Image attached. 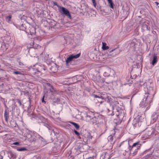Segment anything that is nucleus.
Listing matches in <instances>:
<instances>
[{"label": "nucleus", "mask_w": 159, "mask_h": 159, "mask_svg": "<svg viewBox=\"0 0 159 159\" xmlns=\"http://www.w3.org/2000/svg\"><path fill=\"white\" fill-rule=\"evenodd\" d=\"M158 127H159V123L158 124Z\"/></svg>", "instance_id": "38"}, {"label": "nucleus", "mask_w": 159, "mask_h": 159, "mask_svg": "<svg viewBox=\"0 0 159 159\" xmlns=\"http://www.w3.org/2000/svg\"><path fill=\"white\" fill-rule=\"evenodd\" d=\"M93 112L88 111L85 113L86 121L92 123L93 124H96L95 121L96 120V118L94 117Z\"/></svg>", "instance_id": "2"}, {"label": "nucleus", "mask_w": 159, "mask_h": 159, "mask_svg": "<svg viewBox=\"0 0 159 159\" xmlns=\"http://www.w3.org/2000/svg\"><path fill=\"white\" fill-rule=\"evenodd\" d=\"M100 98H101V97H99ZM101 98L102 99H104L105 98L104 97H101Z\"/></svg>", "instance_id": "35"}, {"label": "nucleus", "mask_w": 159, "mask_h": 159, "mask_svg": "<svg viewBox=\"0 0 159 159\" xmlns=\"http://www.w3.org/2000/svg\"><path fill=\"white\" fill-rule=\"evenodd\" d=\"M9 45L7 44L4 43L2 45L1 47V50L3 52L6 51L7 49L8 48Z\"/></svg>", "instance_id": "11"}, {"label": "nucleus", "mask_w": 159, "mask_h": 159, "mask_svg": "<svg viewBox=\"0 0 159 159\" xmlns=\"http://www.w3.org/2000/svg\"><path fill=\"white\" fill-rule=\"evenodd\" d=\"M35 68L36 69V70L37 72H40L43 70H45L44 68L42 65H39V64H36L35 65Z\"/></svg>", "instance_id": "9"}, {"label": "nucleus", "mask_w": 159, "mask_h": 159, "mask_svg": "<svg viewBox=\"0 0 159 159\" xmlns=\"http://www.w3.org/2000/svg\"><path fill=\"white\" fill-rule=\"evenodd\" d=\"M155 3L157 4V6H158V5L159 4V3L158 2H155Z\"/></svg>", "instance_id": "33"}, {"label": "nucleus", "mask_w": 159, "mask_h": 159, "mask_svg": "<svg viewBox=\"0 0 159 159\" xmlns=\"http://www.w3.org/2000/svg\"><path fill=\"white\" fill-rule=\"evenodd\" d=\"M93 3V6L95 7H96V3L95 0H92Z\"/></svg>", "instance_id": "23"}, {"label": "nucleus", "mask_w": 159, "mask_h": 159, "mask_svg": "<svg viewBox=\"0 0 159 159\" xmlns=\"http://www.w3.org/2000/svg\"><path fill=\"white\" fill-rule=\"evenodd\" d=\"M13 145H20V143L18 142H15L13 144H12Z\"/></svg>", "instance_id": "24"}, {"label": "nucleus", "mask_w": 159, "mask_h": 159, "mask_svg": "<svg viewBox=\"0 0 159 159\" xmlns=\"http://www.w3.org/2000/svg\"><path fill=\"white\" fill-rule=\"evenodd\" d=\"M4 117H8V115L7 114V113L6 111H5V113H4Z\"/></svg>", "instance_id": "27"}, {"label": "nucleus", "mask_w": 159, "mask_h": 159, "mask_svg": "<svg viewBox=\"0 0 159 159\" xmlns=\"http://www.w3.org/2000/svg\"><path fill=\"white\" fill-rule=\"evenodd\" d=\"M46 126L48 128V129L52 130L51 127L49 125L46 124Z\"/></svg>", "instance_id": "25"}, {"label": "nucleus", "mask_w": 159, "mask_h": 159, "mask_svg": "<svg viewBox=\"0 0 159 159\" xmlns=\"http://www.w3.org/2000/svg\"><path fill=\"white\" fill-rule=\"evenodd\" d=\"M30 29L29 30L28 29H26V32L28 33V34H29L31 35H33L35 34L36 33L35 28L33 26H31L29 27Z\"/></svg>", "instance_id": "6"}, {"label": "nucleus", "mask_w": 159, "mask_h": 159, "mask_svg": "<svg viewBox=\"0 0 159 159\" xmlns=\"http://www.w3.org/2000/svg\"><path fill=\"white\" fill-rule=\"evenodd\" d=\"M141 145L139 143V142H137L135 143H134L132 147H131L130 146L129 147L130 148H131V149L135 147H136L137 148H139L140 147Z\"/></svg>", "instance_id": "12"}, {"label": "nucleus", "mask_w": 159, "mask_h": 159, "mask_svg": "<svg viewBox=\"0 0 159 159\" xmlns=\"http://www.w3.org/2000/svg\"><path fill=\"white\" fill-rule=\"evenodd\" d=\"M107 44L105 43H102V48L103 50H107L109 48V47L108 46H106Z\"/></svg>", "instance_id": "14"}, {"label": "nucleus", "mask_w": 159, "mask_h": 159, "mask_svg": "<svg viewBox=\"0 0 159 159\" xmlns=\"http://www.w3.org/2000/svg\"><path fill=\"white\" fill-rule=\"evenodd\" d=\"M74 132L75 133V134L77 135V136H79L80 135V133H78L77 131L75 130H74Z\"/></svg>", "instance_id": "26"}, {"label": "nucleus", "mask_w": 159, "mask_h": 159, "mask_svg": "<svg viewBox=\"0 0 159 159\" xmlns=\"http://www.w3.org/2000/svg\"><path fill=\"white\" fill-rule=\"evenodd\" d=\"M147 101L144 100V99H143V101L141 102L140 104V106L142 107H147V109H148L150 107V104L149 103L147 104Z\"/></svg>", "instance_id": "8"}, {"label": "nucleus", "mask_w": 159, "mask_h": 159, "mask_svg": "<svg viewBox=\"0 0 159 159\" xmlns=\"http://www.w3.org/2000/svg\"><path fill=\"white\" fill-rule=\"evenodd\" d=\"M5 117L6 120V121H7V119H8V117Z\"/></svg>", "instance_id": "32"}, {"label": "nucleus", "mask_w": 159, "mask_h": 159, "mask_svg": "<svg viewBox=\"0 0 159 159\" xmlns=\"http://www.w3.org/2000/svg\"><path fill=\"white\" fill-rule=\"evenodd\" d=\"M42 102H44L45 103L46 102L44 101V97H43V98L42 99Z\"/></svg>", "instance_id": "30"}, {"label": "nucleus", "mask_w": 159, "mask_h": 159, "mask_svg": "<svg viewBox=\"0 0 159 159\" xmlns=\"http://www.w3.org/2000/svg\"><path fill=\"white\" fill-rule=\"evenodd\" d=\"M157 61V56L154 55L153 57V60L151 63L153 65H155Z\"/></svg>", "instance_id": "13"}, {"label": "nucleus", "mask_w": 159, "mask_h": 159, "mask_svg": "<svg viewBox=\"0 0 159 159\" xmlns=\"http://www.w3.org/2000/svg\"><path fill=\"white\" fill-rule=\"evenodd\" d=\"M80 53H79L75 55L72 54L66 60V65L68 66L69 63L71 61L73 58H77L80 56Z\"/></svg>", "instance_id": "4"}, {"label": "nucleus", "mask_w": 159, "mask_h": 159, "mask_svg": "<svg viewBox=\"0 0 159 159\" xmlns=\"http://www.w3.org/2000/svg\"><path fill=\"white\" fill-rule=\"evenodd\" d=\"M95 98H99V97L98 96L96 95L95 96Z\"/></svg>", "instance_id": "37"}, {"label": "nucleus", "mask_w": 159, "mask_h": 159, "mask_svg": "<svg viewBox=\"0 0 159 159\" xmlns=\"http://www.w3.org/2000/svg\"><path fill=\"white\" fill-rule=\"evenodd\" d=\"M13 73L15 74H21V73L19 71H15L13 72Z\"/></svg>", "instance_id": "22"}, {"label": "nucleus", "mask_w": 159, "mask_h": 159, "mask_svg": "<svg viewBox=\"0 0 159 159\" xmlns=\"http://www.w3.org/2000/svg\"><path fill=\"white\" fill-rule=\"evenodd\" d=\"M17 150L18 151H26L27 149L25 148H17Z\"/></svg>", "instance_id": "20"}, {"label": "nucleus", "mask_w": 159, "mask_h": 159, "mask_svg": "<svg viewBox=\"0 0 159 159\" xmlns=\"http://www.w3.org/2000/svg\"><path fill=\"white\" fill-rule=\"evenodd\" d=\"M149 85H151V86H152V84L149 81H147L145 82L143 85L144 88H146L147 90H145L147 91V93H146L144 95V100L147 101V104L148 103L150 104L152 102L153 98L155 94L154 90H153L152 87H150Z\"/></svg>", "instance_id": "1"}, {"label": "nucleus", "mask_w": 159, "mask_h": 159, "mask_svg": "<svg viewBox=\"0 0 159 159\" xmlns=\"http://www.w3.org/2000/svg\"><path fill=\"white\" fill-rule=\"evenodd\" d=\"M19 65L20 66H22L23 65V64L21 62H19Z\"/></svg>", "instance_id": "29"}, {"label": "nucleus", "mask_w": 159, "mask_h": 159, "mask_svg": "<svg viewBox=\"0 0 159 159\" xmlns=\"http://www.w3.org/2000/svg\"><path fill=\"white\" fill-rule=\"evenodd\" d=\"M119 103L117 101H115L113 105V109L114 110L115 109L117 110V112L116 115L117 116L118 118L120 120H121L124 116V114L122 113V111L120 109H118L117 107L118 106Z\"/></svg>", "instance_id": "3"}, {"label": "nucleus", "mask_w": 159, "mask_h": 159, "mask_svg": "<svg viewBox=\"0 0 159 159\" xmlns=\"http://www.w3.org/2000/svg\"><path fill=\"white\" fill-rule=\"evenodd\" d=\"M18 102L20 104V105H21V102H20V101H18Z\"/></svg>", "instance_id": "34"}, {"label": "nucleus", "mask_w": 159, "mask_h": 159, "mask_svg": "<svg viewBox=\"0 0 159 159\" xmlns=\"http://www.w3.org/2000/svg\"><path fill=\"white\" fill-rule=\"evenodd\" d=\"M158 80H159V78H158Z\"/></svg>", "instance_id": "40"}, {"label": "nucleus", "mask_w": 159, "mask_h": 159, "mask_svg": "<svg viewBox=\"0 0 159 159\" xmlns=\"http://www.w3.org/2000/svg\"><path fill=\"white\" fill-rule=\"evenodd\" d=\"M11 16L9 15L6 17V20L8 23H10L11 21Z\"/></svg>", "instance_id": "18"}, {"label": "nucleus", "mask_w": 159, "mask_h": 159, "mask_svg": "<svg viewBox=\"0 0 159 159\" xmlns=\"http://www.w3.org/2000/svg\"><path fill=\"white\" fill-rule=\"evenodd\" d=\"M108 139L109 141H112L113 139V137L111 135L110 136L108 137Z\"/></svg>", "instance_id": "21"}, {"label": "nucleus", "mask_w": 159, "mask_h": 159, "mask_svg": "<svg viewBox=\"0 0 159 159\" xmlns=\"http://www.w3.org/2000/svg\"><path fill=\"white\" fill-rule=\"evenodd\" d=\"M50 91H51V92H52V91L51 90H50Z\"/></svg>", "instance_id": "39"}, {"label": "nucleus", "mask_w": 159, "mask_h": 159, "mask_svg": "<svg viewBox=\"0 0 159 159\" xmlns=\"http://www.w3.org/2000/svg\"><path fill=\"white\" fill-rule=\"evenodd\" d=\"M61 10L63 14L68 16L69 18H71V15L69 11L67 9L64 7H61Z\"/></svg>", "instance_id": "7"}, {"label": "nucleus", "mask_w": 159, "mask_h": 159, "mask_svg": "<svg viewBox=\"0 0 159 159\" xmlns=\"http://www.w3.org/2000/svg\"><path fill=\"white\" fill-rule=\"evenodd\" d=\"M153 131H152L150 133H148V136H149L151 135L153 133Z\"/></svg>", "instance_id": "28"}, {"label": "nucleus", "mask_w": 159, "mask_h": 159, "mask_svg": "<svg viewBox=\"0 0 159 159\" xmlns=\"http://www.w3.org/2000/svg\"><path fill=\"white\" fill-rule=\"evenodd\" d=\"M70 123L72 124L75 126V127L76 129H79L80 128V126L77 124L75 122H70Z\"/></svg>", "instance_id": "15"}, {"label": "nucleus", "mask_w": 159, "mask_h": 159, "mask_svg": "<svg viewBox=\"0 0 159 159\" xmlns=\"http://www.w3.org/2000/svg\"><path fill=\"white\" fill-rule=\"evenodd\" d=\"M37 136H38L37 134L31 133L27 135V137L30 141H35L37 139Z\"/></svg>", "instance_id": "5"}, {"label": "nucleus", "mask_w": 159, "mask_h": 159, "mask_svg": "<svg viewBox=\"0 0 159 159\" xmlns=\"http://www.w3.org/2000/svg\"><path fill=\"white\" fill-rule=\"evenodd\" d=\"M93 159V157H88V158L87 159Z\"/></svg>", "instance_id": "31"}, {"label": "nucleus", "mask_w": 159, "mask_h": 159, "mask_svg": "<svg viewBox=\"0 0 159 159\" xmlns=\"http://www.w3.org/2000/svg\"><path fill=\"white\" fill-rule=\"evenodd\" d=\"M159 118V113H154L152 117V121L154 122Z\"/></svg>", "instance_id": "10"}, {"label": "nucleus", "mask_w": 159, "mask_h": 159, "mask_svg": "<svg viewBox=\"0 0 159 159\" xmlns=\"http://www.w3.org/2000/svg\"><path fill=\"white\" fill-rule=\"evenodd\" d=\"M143 29L146 30H148L150 29V27L147 25H143Z\"/></svg>", "instance_id": "19"}, {"label": "nucleus", "mask_w": 159, "mask_h": 159, "mask_svg": "<svg viewBox=\"0 0 159 159\" xmlns=\"http://www.w3.org/2000/svg\"><path fill=\"white\" fill-rule=\"evenodd\" d=\"M0 156H1V159H3V157L2 156H1V155Z\"/></svg>", "instance_id": "36"}, {"label": "nucleus", "mask_w": 159, "mask_h": 159, "mask_svg": "<svg viewBox=\"0 0 159 159\" xmlns=\"http://www.w3.org/2000/svg\"><path fill=\"white\" fill-rule=\"evenodd\" d=\"M107 1H108L109 5L110 7L111 8L113 9V3L112 0H107Z\"/></svg>", "instance_id": "16"}, {"label": "nucleus", "mask_w": 159, "mask_h": 159, "mask_svg": "<svg viewBox=\"0 0 159 159\" xmlns=\"http://www.w3.org/2000/svg\"><path fill=\"white\" fill-rule=\"evenodd\" d=\"M104 56L103 55H100L98 57V58L99 59V61H104Z\"/></svg>", "instance_id": "17"}]
</instances>
